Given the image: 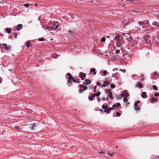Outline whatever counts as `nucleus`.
Segmentation results:
<instances>
[{
    "instance_id": "f257e3e1",
    "label": "nucleus",
    "mask_w": 159,
    "mask_h": 159,
    "mask_svg": "<svg viewBox=\"0 0 159 159\" xmlns=\"http://www.w3.org/2000/svg\"><path fill=\"white\" fill-rule=\"evenodd\" d=\"M129 95V94L128 91L126 90H125L122 92L119 96H116V98L118 100L121 99L123 97L125 96L127 97Z\"/></svg>"
},
{
    "instance_id": "f03ea898",
    "label": "nucleus",
    "mask_w": 159,
    "mask_h": 159,
    "mask_svg": "<svg viewBox=\"0 0 159 159\" xmlns=\"http://www.w3.org/2000/svg\"><path fill=\"white\" fill-rule=\"evenodd\" d=\"M79 76L82 80H84L86 78V74L81 72L79 73Z\"/></svg>"
},
{
    "instance_id": "7ed1b4c3",
    "label": "nucleus",
    "mask_w": 159,
    "mask_h": 159,
    "mask_svg": "<svg viewBox=\"0 0 159 159\" xmlns=\"http://www.w3.org/2000/svg\"><path fill=\"white\" fill-rule=\"evenodd\" d=\"M72 81H73L74 82H76V80H75L72 76L69 77L68 78V82L69 83H71Z\"/></svg>"
},
{
    "instance_id": "20e7f679",
    "label": "nucleus",
    "mask_w": 159,
    "mask_h": 159,
    "mask_svg": "<svg viewBox=\"0 0 159 159\" xmlns=\"http://www.w3.org/2000/svg\"><path fill=\"white\" fill-rule=\"evenodd\" d=\"M22 25L21 24L18 25L16 27V30L19 31L22 28Z\"/></svg>"
},
{
    "instance_id": "39448f33",
    "label": "nucleus",
    "mask_w": 159,
    "mask_h": 159,
    "mask_svg": "<svg viewBox=\"0 0 159 159\" xmlns=\"http://www.w3.org/2000/svg\"><path fill=\"white\" fill-rule=\"evenodd\" d=\"M36 124L35 123L30 124V129L32 130H34V128L36 127Z\"/></svg>"
},
{
    "instance_id": "423d86ee",
    "label": "nucleus",
    "mask_w": 159,
    "mask_h": 159,
    "mask_svg": "<svg viewBox=\"0 0 159 159\" xmlns=\"http://www.w3.org/2000/svg\"><path fill=\"white\" fill-rule=\"evenodd\" d=\"M123 44V43L120 41H118V42L116 43V45L118 48L121 47Z\"/></svg>"
},
{
    "instance_id": "0eeeda50",
    "label": "nucleus",
    "mask_w": 159,
    "mask_h": 159,
    "mask_svg": "<svg viewBox=\"0 0 159 159\" xmlns=\"http://www.w3.org/2000/svg\"><path fill=\"white\" fill-rule=\"evenodd\" d=\"M2 45L5 46V49L7 50H10L11 48V46H7V45L6 43H3L2 44Z\"/></svg>"
},
{
    "instance_id": "6e6552de",
    "label": "nucleus",
    "mask_w": 159,
    "mask_h": 159,
    "mask_svg": "<svg viewBox=\"0 0 159 159\" xmlns=\"http://www.w3.org/2000/svg\"><path fill=\"white\" fill-rule=\"evenodd\" d=\"M91 81L90 80L88 79H86L85 80L84 82H83V84L88 85L91 83Z\"/></svg>"
},
{
    "instance_id": "1a4fd4ad",
    "label": "nucleus",
    "mask_w": 159,
    "mask_h": 159,
    "mask_svg": "<svg viewBox=\"0 0 159 159\" xmlns=\"http://www.w3.org/2000/svg\"><path fill=\"white\" fill-rule=\"evenodd\" d=\"M147 95L146 92H143L142 93L141 97L143 98H146L147 97Z\"/></svg>"
},
{
    "instance_id": "9d476101",
    "label": "nucleus",
    "mask_w": 159,
    "mask_h": 159,
    "mask_svg": "<svg viewBox=\"0 0 159 159\" xmlns=\"http://www.w3.org/2000/svg\"><path fill=\"white\" fill-rule=\"evenodd\" d=\"M135 87H139L140 88H142L143 87L141 83L139 82H138L136 84Z\"/></svg>"
},
{
    "instance_id": "9b49d317",
    "label": "nucleus",
    "mask_w": 159,
    "mask_h": 159,
    "mask_svg": "<svg viewBox=\"0 0 159 159\" xmlns=\"http://www.w3.org/2000/svg\"><path fill=\"white\" fill-rule=\"evenodd\" d=\"M120 38V35L119 34H117V35L115 37L114 39L117 41H119Z\"/></svg>"
},
{
    "instance_id": "f8f14e48",
    "label": "nucleus",
    "mask_w": 159,
    "mask_h": 159,
    "mask_svg": "<svg viewBox=\"0 0 159 159\" xmlns=\"http://www.w3.org/2000/svg\"><path fill=\"white\" fill-rule=\"evenodd\" d=\"M152 24L153 25H155L157 27H159V23L158 22L155 21L152 22Z\"/></svg>"
},
{
    "instance_id": "ddd939ff",
    "label": "nucleus",
    "mask_w": 159,
    "mask_h": 159,
    "mask_svg": "<svg viewBox=\"0 0 159 159\" xmlns=\"http://www.w3.org/2000/svg\"><path fill=\"white\" fill-rule=\"evenodd\" d=\"M101 94V92H98L97 93H96L95 94H92V96H93V97H95V96H98Z\"/></svg>"
},
{
    "instance_id": "4468645a",
    "label": "nucleus",
    "mask_w": 159,
    "mask_h": 159,
    "mask_svg": "<svg viewBox=\"0 0 159 159\" xmlns=\"http://www.w3.org/2000/svg\"><path fill=\"white\" fill-rule=\"evenodd\" d=\"M134 109L136 111H139L140 110V107L138 106L137 104L136 105L135 104H134Z\"/></svg>"
},
{
    "instance_id": "2eb2a0df",
    "label": "nucleus",
    "mask_w": 159,
    "mask_h": 159,
    "mask_svg": "<svg viewBox=\"0 0 159 159\" xmlns=\"http://www.w3.org/2000/svg\"><path fill=\"white\" fill-rule=\"evenodd\" d=\"M96 70L94 68H93L90 69V72L91 73H92L93 72L94 75H95L96 73Z\"/></svg>"
},
{
    "instance_id": "dca6fc26",
    "label": "nucleus",
    "mask_w": 159,
    "mask_h": 159,
    "mask_svg": "<svg viewBox=\"0 0 159 159\" xmlns=\"http://www.w3.org/2000/svg\"><path fill=\"white\" fill-rule=\"evenodd\" d=\"M150 159H159V156H156L155 155H152Z\"/></svg>"
},
{
    "instance_id": "f3484780",
    "label": "nucleus",
    "mask_w": 159,
    "mask_h": 159,
    "mask_svg": "<svg viewBox=\"0 0 159 159\" xmlns=\"http://www.w3.org/2000/svg\"><path fill=\"white\" fill-rule=\"evenodd\" d=\"M11 28H7L6 29V31L8 33H10L11 32Z\"/></svg>"
},
{
    "instance_id": "a211bd4d",
    "label": "nucleus",
    "mask_w": 159,
    "mask_h": 159,
    "mask_svg": "<svg viewBox=\"0 0 159 159\" xmlns=\"http://www.w3.org/2000/svg\"><path fill=\"white\" fill-rule=\"evenodd\" d=\"M120 103H117L116 104H114L113 105V107H120Z\"/></svg>"
},
{
    "instance_id": "6ab92c4d",
    "label": "nucleus",
    "mask_w": 159,
    "mask_h": 159,
    "mask_svg": "<svg viewBox=\"0 0 159 159\" xmlns=\"http://www.w3.org/2000/svg\"><path fill=\"white\" fill-rule=\"evenodd\" d=\"M26 46L27 47L29 48L30 47V41H28L26 42Z\"/></svg>"
},
{
    "instance_id": "aec40b11",
    "label": "nucleus",
    "mask_w": 159,
    "mask_h": 159,
    "mask_svg": "<svg viewBox=\"0 0 159 159\" xmlns=\"http://www.w3.org/2000/svg\"><path fill=\"white\" fill-rule=\"evenodd\" d=\"M157 100L158 99L157 98H152L151 99V101L152 102H155L157 101Z\"/></svg>"
},
{
    "instance_id": "412c9836",
    "label": "nucleus",
    "mask_w": 159,
    "mask_h": 159,
    "mask_svg": "<svg viewBox=\"0 0 159 159\" xmlns=\"http://www.w3.org/2000/svg\"><path fill=\"white\" fill-rule=\"evenodd\" d=\"M15 128L17 131H20L21 130V129H20V128L17 126H15Z\"/></svg>"
},
{
    "instance_id": "4be33fe9",
    "label": "nucleus",
    "mask_w": 159,
    "mask_h": 159,
    "mask_svg": "<svg viewBox=\"0 0 159 159\" xmlns=\"http://www.w3.org/2000/svg\"><path fill=\"white\" fill-rule=\"evenodd\" d=\"M102 107L103 109H107L108 108V106L107 105H103L102 106Z\"/></svg>"
},
{
    "instance_id": "5701e85b",
    "label": "nucleus",
    "mask_w": 159,
    "mask_h": 159,
    "mask_svg": "<svg viewBox=\"0 0 159 159\" xmlns=\"http://www.w3.org/2000/svg\"><path fill=\"white\" fill-rule=\"evenodd\" d=\"M103 112H106L107 114H109L110 112V111H109L108 109L103 110Z\"/></svg>"
},
{
    "instance_id": "b1692460",
    "label": "nucleus",
    "mask_w": 159,
    "mask_h": 159,
    "mask_svg": "<svg viewBox=\"0 0 159 159\" xmlns=\"http://www.w3.org/2000/svg\"><path fill=\"white\" fill-rule=\"evenodd\" d=\"M103 73L104 74L103 75L105 76L108 75V72L106 70H105L103 71Z\"/></svg>"
},
{
    "instance_id": "393cba45",
    "label": "nucleus",
    "mask_w": 159,
    "mask_h": 159,
    "mask_svg": "<svg viewBox=\"0 0 159 159\" xmlns=\"http://www.w3.org/2000/svg\"><path fill=\"white\" fill-rule=\"evenodd\" d=\"M105 90H106V91L108 93L110 94V93H112V92L110 89L107 90L106 89H105Z\"/></svg>"
},
{
    "instance_id": "a878e982",
    "label": "nucleus",
    "mask_w": 159,
    "mask_h": 159,
    "mask_svg": "<svg viewBox=\"0 0 159 159\" xmlns=\"http://www.w3.org/2000/svg\"><path fill=\"white\" fill-rule=\"evenodd\" d=\"M153 88L154 90H157L158 89L157 88V86L156 85H154L153 86Z\"/></svg>"
},
{
    "instance_id": "bb28decb",
    "label": "nucleus",
    "mask_w": 159,
    "mask_h": 159,
    "mask_svg": "<svg viewBox=\"0 0 159 159\" xmlns=\"http://www.w3.org/2000/svg\"><path fill=\"white\" fill-rule=\"evenodd\" d=\"M112 76L113 77H115L116 79V80H117L119 79V77H116L114 74H112Z\"/></svg>"
},
{
    "instance_id": "cd10ccee",
    "label": "nucleus",
    "mask_w": 159,
    "mask_h": 159,
    "mask_svg": "<svg viewBox=\"0 0 159 159\" xmlns=\"http://www.w3.org/2000/svg\"><path fill=\"white\" fill-rule=\"evenodd\" d=\"M94 97H93V96L91 95V96H89V99L90 101H92L93 100V98Z\"/></svg>"
},
{
    "instance_id": "c85d7f7f",
    "label": "nucleus",
    "mask_w": 159,
    "mask_h": 159,
    "mask_svg": "<svg viewBox=\"0 0 159 159\" xmlns=\"http://www.w3.org/2000/svg\"><path fill=\"white\" fill-rule=\"evenodd\" d=\"M45 39L44 38H39L38 39V40L40 41H44Z\"/></svg>"
},
{
    "instance_id": "c756f323",
    "label": "nucleus",
    "mask_w": 159,
    "mask_h": 159,
    "mask_svg": "<svg viewBox=\"0 0 159 159\" xmlns=\"http://www.w3.org/2000/svg\"><path fill=\"white\" fill-rule=\"evenodd\" d=\"M144 24L148 25L149 24V21L148 20H146L144 21Z\"/></svg>"
},
{
    "instance_id": "7c9ffc66",
    "label": "nucleus",
    "mask_w": 159,
    "mask_h": 159,
    "mask_svg": "<svg viewBox=\"0 0 159 159\" xmlns=\"http://www.w3.org/2000/svg\"><path fill=\"white\" fill-rule=\"evenodd\" d=\"M105 40H106V39L104 37H102V39H101V42L103 43V42H104L105 41Z\"/></svg>"
},
{
    "instance_id": "2f4dec72",
    "label": "nucleus",
    "mask_w": 159,
    "mask_h": 159,
    "mask_svg": "<svg viewBox=\"0 0 159 159\" xmlns=\"http://www.w3.org/2000/svg\"><path fill=\"white\" fill-rule=\"evenodd\" d=\"M138 23L140 25H144V22H142L141 21H139L138 22Z\"/></svg>"
},
{
    "instance_id": "473e14b6",
    "label": "nucleus",
    "mask_w": 159,
    "mask_h": 159,
    "mask_svg": "<svg viewBox=\"0 0 159 159\" xmlns=\"http://www.w3.org/2000/svg\"><path fill=\"white\" fill-rule=\"evenodd\" d=\"M119 70L120 71H122V72H123L124 73H125L126 72V70H125V69H120Z\"/></svg>"
},
{
    "instance_id": "72a5a7b5",
    "label": "nucleus",
    "mask_w": 159,
    "mask_h": 159,
    "mask_svg": "<svg viewBox=\"0 0 159 159\" xmlns=\"http://www.w3.org/2000/svg\"><path fill=\"white\" fill-rule=\"evenodd\" d=\"M111 87L112 88H114L115 87V85L113 84H111L110 85Z\"/></svg>"
},
{
    "instance_id": "f704fd0d",
    "label": "nucleus",
    "mask_w": 159,
    "mask_h": 159,
    "mask_svg": "<svg viewBox=\"0 0 159 159\" xmlns=\"http://www.w3.org/2000/svg\"><path fill=\"white\" fill-rule=\"evenodd\" d=\"M109 97L111 98V100L113 99V98L112 97V93H110L109 95Z\"/></svg>"
},
{
    "instance_id": "c9c22d12",
    "label": "nucleus",
    "mask_w": 159,
    "mask_h": 159,
    "mask_svg": "<svg viewBox=\"0 0 159 159\" xmlns=\"http://www.w3.org/2000/svg\"><path fill=\"white\" fill-rule=\"evenodd\" d=\"M24 6L25 7H29V3H26V4H24Z\"/></svg>"
},
{
    "instance_id": "e433bc0d",
    "label": "nucleus",
    "mask_w": 159,
    "mask_h": 159,
    "mask_svg": "<svg viewBox=\"0 0 159 159\" xmlns=\"http://www.w3.org/2000/svg\"><path fill=\"white\" fill-rule=\"evenodd\" d=\"M123 101L125 102H127L128 100L126 98H124L123 99Z\"/></svg>"
},
{
    "instance_id": "4c0bfd02",
    "label": "nucleus",
    "mask_w": 159,
    "mask_h": 159,
    "mask_svg": "<svg viewBox=\"0 0 159 159\" xmlns=\"http://www.w3.org/2000/svg\"><path fill=\"white\" fill-rule=\"evenodd\" d=\"M125 39L129 41H130L132 39V37H129V38H126Z\"/></svg>"
},
{
    "instance_id": "58836bf2",
    "label": "nucleus",
    "mask_w": 159,
    "mask_h": 159,
    "mask_svg": "<svg viewBox=\"0 0 159 159\" xmlns=\"http://www.w3.org/2000/svg\"><path fill=\"white\" fill-rule=\"evenodd\" d=\"M116 54H119L120 53V51L119 49H117L116 51Z\"/></svg>"
},
{
    "instance_id": "ea45409f",
    "label": "nucleus",
    "mask_w": 159,
    "mask_h": 159,
    "mask_svg": "<svg viewBox=\"0 0 159 159\" xmlns=\"http://www.w3.org/2000/svg\"><path fill=\"white\" fill-rule=\"evenodd\" d=\"M113 107H109V108L108 107L107 109H108V110H109V111H110V110L113 109Z\"/></svg>"
},
{
    "instance_id": "a19ab883",
    "label": "nucleus",
    "mask_w": 159,
    "mask_h": 159,
    "mask_svg": "<svg viewBox=\"0 0 159 159\" xmlns=\"http://www.w3.org/2000/svg\"><path fill=\"white\" fill-rule=\"evenodd\" d=\"M107 86V84H102V87H105Z\"/></svg>"
},
{
    "instance_id": "79ce46f5",
    "label": "nucleus",
    "mask_w": 159,
    "mask_h": 159,
    "mask_svg": "<svg viewBox=\"0 0 159 159\" xmlns=\"http://www.w3.org/2000/svg\"><path fill=\"white\" fill-rule=\"evenodd\" d=\"M97 88V86H95L94 87V89L93 90V91L94 92H95L96 91V89Z\"/></svg>"
},
{
    "instance_id": "37998d69",
    "label": "nucleus",
    "mask_w": 159,
    "mask_h": 159,
    "mask_svg": "<svg viewBox=\"0 0 159 159\" xmlns=\"http://www.w3.org/2000/svg\"><path fill=\"white\" fill-rule=\"evenodd\" d=\"M104 83L105 84H107V85L109 84V83L107 81H104Z\"/></svg>"
},
{
    "instance_id": "c03bdc74",
    "label": "nucleus",
    "mask_w": 159,
    "mask_h": 159,
    "mask_svg": "<svg viewBox=\"0 0 159 159\" xmlns=\"http://www.w3.org/2000/svg\"><path fill=\"white\" fill-rule=\"evenodd\" d=\"M79 92L80 93H81L83 92L84 91L83 90L81 89H80L79 90Z\"/></svg>"
},
{
    "instance_id": "a18cd8bd",
    "label": "nucleus",
    "mask_w": 159,
    "mask_h": 159,
    "mask_svg": "<svg viewBox=\"0 0 159 159\" xmlns=\"http://www.w3.org/2000/svg\"><path fill=\"white\" fill-rule=\"evenodd\" d=\"M101 99L99 97H98L97 98V100L98 102H100V101H101Z\"/></svg>"
},
{
    "instance_id": "49530a36",
    "label": "nucleus",
    "mask_w": 159,
    "mask_h": 159,
    "mask_svg": "<svg viewBox=\"0 0 159 159\" xmlns=\"http://www.w3.org/2000/svg\"><path fill=\"white\" fill-rule=\"evenodd\" d=\"M84 84H80L79 85V87L80 88H84Z\"/></svg>"
},
{
    "instance_id": "de8ad7c7",
    "label": "nucleus",
    "mask_w": 159,
    "mask_h": 159,
    "mask_svg": "<svg viewBox=\"0 0 159 159\" xmlns=\"http://www.w3.org/2000/svg\"><path fill=\"white\" fill-rule=\"evenodd\" d=\"M83 88L84 90H85L87 89V87L86 86H84Z\"/></svg>"
},
{
    "instance_id": "09e8293b",
    "label": "nucleus",
    "mask_w": 159,
    "mask_h": 159,
    "mask_svg": "<svg viewBox=\"0 0 159 159\" xmlns=\"http://www.w3.org/2000/svg\"><path fill=\"white\" fill-rule=\"evenodd\" d=\"M76 82H77V83H80V80L79 79H77V80H76Z\"/></svg>"
},
{
    "instance_id": "8fccbe9b",
    "label": "nucleus",
    "mask_w": 159,
    "mask_h": 159,
    "mask_svg": "<svg viewBox=\"0 0 159 159\" xmlns=\"http://www.w3.org/2000/svg\"><path fill=\"white\" fill-rule=\"evenodd\" d=\"M108 154L109 155H110V156H112L114 154V153H108Z\"/></svg>"
},
{
    "instance_id": "3c124183",
    "label": "nucleus",
    "mask_w": 159,
    "mask_h": 159,
    "mask_svg": "<svg viewBox=\"0 0 159 159\" xmlns=\"http://www.w3.org/2000/svg\"><path fill=\"white\" fill-rule=\"evenodd\" d=\"M129 34L123 33V35L125 37L127 36Z\"/></svg>"
},
{
    "instance_id": "603ef678",
    "label": "nucleus",
    "mask_w": 159,
    "mask_h": 159,
    "mask_svg": "<svg viewBox=\"0 0 159 159\" xmlns=\"http://www.w3.org/2000/svg\"><path fill=\"white\" fill-rule=\"evenodd\" d=\"M146 42H147V43H148V42L149 43V44H151V41L150 40L148 39V40H147Z\"/></svg>"
},
{
    "instance_id": "864d4df0",
    "label": "nucleus",
    "mask_w": 159,
    "mask_h": 159,
    "mask_svg": "<svg viewBox=\"0 0 159 159\" xmlns=\"http://www.w3.org/2000/svg\"><path fill=\"white\" fill-rule=\"evenodd\" d=\"M154 95H155V96H159V93H155Z\"/></svg>"
},
{
    "instance_id": "5fc2aeb1",
    "label": "nucleus",
    "mask_w": 159,
    "mask_h": 159,
    "mask_svg": "<svg viewBox=\"0 0 159 159\" xmlns=\"http://www.w3.org/2000/svg\"><path fill=\"white\" fill-rule=\"evenodd\" d=\"M116 114L118 116H120V113L119 112H117L116 113Z\"/></svg>"
},
{
    "instance_id": "6e6d98bb",
    "label": "nucleus",
    "mask_w": 159,
    "mask_h": 159,
    "mask_svg": "<svg viewBox=\"0 0 159 159\" xmlns=\"http://www.w3.org/2000/svg\"><path fill=\"white\" fill-rule=\"evenodd\" d=\"M67 75L69 76V77H70L71 76H72L71 74L70 73H68L67 74Z\"/></svg>"
},
{
    "instance_id": "4d7b16f0",
    "label": "nucleus",
    "mask_w": 159,
    "mask_h": 159,
    "mask_svg": "<svg viewBox=\"0 0 159 159\" xmlns=\"http://www.w3.org/2000/svg\"><path fill=\"white\" fill-rule=\"evenodd\" d=\"M68 32L70 33L71 34H72L73 33L72 32L71 30H69L68 31Z\"/></svg>"
},
{
    "instance_id": "13d9d810",
    "label": "nucleus",
    "mask_w": 159,
    "mask_h": 159,
    "mask_svg": "<svg viewBox=\"0 0 159 159\" xmlns=\"http://www.w3.org/2000/svg\"><path fill=\"white\" fill-rule=\"evenodd\" d=\"M118 69L117 68H115L113 69V71H115L116 70H118Z\"/></svg>"
},
{
    "instance_id": "bf43d9fd",
    "label": "nucleus",
    "mask_w": 159,
    "mask_h": 159,
    "mask_svg": "<svg viewBox=\"0 0 159 159\" xmlns=\"http://www.w3.org/2000/svg\"><path fill=\"white\" fill-rule=\"evenodd\" d=\"M59 25H57L56 26L55 28H54V30H55L58 28Z\"/></svg>"
},
{
    "instance_id": "052dcab7",
    "label": "nucleus",
    "mask_w": 159,
    "mask_h": 159,
    "mask_svg": "<svg viewBox=\"0 0 159 159\" xmlns=\"http://www.w3.org/2000/svg\"><path fill=\"white\" fill-rule=\"evenodd\" d=\"M140 102V101L138 100L136 102H135L134 103L135 104V105H136V104H137L138 103H139Z\"/></svg>"
},
{
    "instance_id": "680f3d73",
    "label": "nucleus",
    "mask_w": 159,
    "mask_h": 159,
    "mask_svg": "<svg viewBox=\"0 0 159 159\" xmlns=\"http://www.w3.org/2000/svg\"><path fill=\"white\" fill-rule=\"evenodd\" d=\"M17 34L16 33H15V39H16L17 38Z\"/></svg>"
},
{
    "instance_id": "e2e57ef3",
    "label": "nucleus",
    "mask_w": 159,
    "mask_h": 159,
    "mask_svg": "<svg viewBox=\"0 0 159 159\" xmlns=\"http://www.w3.org/2000/svg\"><path fill=\"white\" fill-rule=\"evenodd\" d=\"M97 84L98 85H100L101 84V83L99 82H98L97 83Z\"/></svg>"
},
{
    "instance_id": "0e129e2a",
    "label": "nucleus",
    "mask_w": 159,
    "mask_h": 159,
    "mask_svg": "<svg viewBox=\"0 0 159 159\" xmlns=\"http://www.w3.org/2000/svg\"><path fill=\"white\" fill-rule=\"evenodd\" d=\"M98 110L100 111L101 112H102L103 111V110L102 109H98Z\"/></svg>"
},
{
    "instance_id": "69168bd1",
    "label": "nucleus",
    "mask_w": 159,
    "mask_h": 159,
    "mask_svg": "<svg viewBox=\"0 0 159 159\" xmlns=\"http://www.w3.org/2000/svg\"><path fill=\"white\" fill-rule=\"evenodd\" d=\"M50 29L52 30H54V28L53 27H50Z\"/></svg>"
},
{
    "instance_id": "338daca9",
    "label": "nucleus",
    "mask_w": 159,
    "mask_h": 159,
    "mask_svg": "<svg viewBox=\"0 0 159 159\" xmlns=\"http://www.w3.org/2000/svg\"><path fill=\"white\" fill-rule=\"evenodd\" d=\"M41 18V16H39V17H38V20H39L40 21V20Z\"/></svg>"
},
{
    "instance_id": "774afa93",
    "label": "nucleus",
    "mask_w": 159,
    "mask_h": 159,
    "mask_svg": "<svg viewBox=\"0 0 159 159\" xmlns=\"http://www.w3.org/2000/svg\"><path fill=\"white\" fill-rule=\"evenodd\" d=\"M102 100L104 101L105 100V98H102Z\"/></svg>"
}]
</instances>
